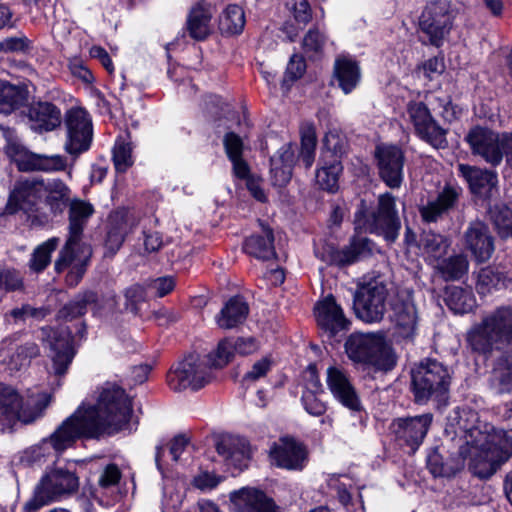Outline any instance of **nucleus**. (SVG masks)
<instances>
[{"label": "nucleus", "instance_id": "nucleus-1", "mask_svg": "<svg viewBox=\"0 0 512 512\" xmlns=\"http://www.w3.org/2000/svg\"><path fill=\"white\" fill-rule=\"evenodd\" d=\"M477 414L470 409H456L451 417L456 427L455 434L460 435L458 457L454 466L442 462L437 452L429 455L427 466L435 477H449L459 470L464 460L469 457V469L481 478L486 479L512 456V429L505 431L491 423L477 421Z\"/></svg>", "mask_w": 512, "mask_h": 512}, {"label": "nucleus", "instance_id": "nucleus-2", "mask_svg": "<svg viewBox=\"0 0 512 512\" xmlns=\"http://www.w3.org/2000/svg\"><path fill=\"white\" fill-rule=\"evenodd\" d=\"M132 412L131 399L124 389L107 382L102 386L96 404L79 406L37 449L50 445L57 453H62L78 439H99L115 434L128 424Z\"/></svg>", "mask_w": 512, "mask_h": 512}, {"label": "nucleus", "instance_id": "nucleus-3", "mask_svg": "<svg viewBox=\"0 0 512 512\" xmlns=\"http://www.w3.org/2000/svg\"><path fill=\"white\" fill-rule=\"evenodd\" d=\"M467 342L473 351L481 354L502 346L512 348V304L499 306L484 316L467 333Z\"/></svg>", "mask_w": 512, "mask_h": 512}, {"label": "nucleus", "instance_id": "nucleus-4", "mask_svg": "<svg viewBox=\"0 0 512 512\" xmlns=\"http://www.w3.org/2000/svg\"><path fill=\"white\" fill-rule=\"evenodd\" d=\"M344 348L352 362L371 365L377 370L390 371L397 363L393 348L380 333L354 332L346 339Z\"/></svg>", "mask_w": 512, "mask_h": 512}, {"label": "nucleus", "instance_id": "nucleus-5", "mask_svg": "<svg viewBox=\"0 0 512 512\" xmlns=\"http://www.w3.org/2000/svg\"><path fill=\"white\" fill-rule=\"evenodd\" d=\"M51 396L45 392L28 391L25 403L12 386L0 383V422L12 423L19 420L30 424L43 415Z\"/></svg>", "mask_w": 512, "mask_h": 512}, {"label": "nucleus", "instance_id": "nucleus-6", "mask_svg": "<svg viewBox=\"0 0 512 512\" xmlns=\"http://www.w3.org/2000/svg\"><path fill=\"white\" fill-rule=\"evenodd\" d=\"M451 383L448 368L436 359L425 358L411 370V387L417 403L435 398L442 400Z\"/></svg>", "mask_w": 512, "mask_h": 512}, {"label": "nucleus", "instance_id": "nucleus-7", "mask_svg": "<svg viewBox=\"0 0 512 512\" xmlns=\"http://www.w3.org/2000/svg\"><path fill=\"white\" fill-rule=\"evenodd\" d=\"M355 229L382 235L387 241L394 242L401 229V221L396 210V199L391 193L378 197L377 209L368 213L364 206L355 213Z\"/></svg>", "mask_w": 512, "mask_h": 512}, {"label": "nucleus", "instance_id": "nucleus-8", "mask_svg": "<svg viewBox=\"0 0 512 512\" xmlns=\"http://www.w3.org/2000/svg\"><path fill=\"white\" fill-rule=\"evenodd\" d=\"M80 486L79 477L69 467H52L46 470L34 490V496L26 504L28 510L59 501L75 494Z\"/></svg>", "mask_w": 512, "mask_h": 512}, {"label": "nucleus", "instance_id": "nucleus-9", "mask_svg": "<svg viewBox=\"0 0 512 512\" xmlns=\"http://www.w3.org/2000/svg\"><path fill=\"white\" fill-rule=\"evenodd\" d=\"M387 295V286L379 278L360 284L354 294L356 316L366 323L381 321L386 312Z\"/></svg>", "mask_w": 512, "mask_h": 512}, {"label": "nucleus", "instance_id": "nucleus-10", "mask_svg": "<svg viewBox=\"0 0 512 512\" xmlns=\"http://www.w3.org/2000/svg\"><path fill=\"white\" fill-rule=\"evenodd\" d=\"M406 112L415 134L421 140L436 149H444L448 146L447 130L434 119L424 102H408Z\"/></svg>", "mask_w": 512, "mask_h": 512}, {"label": "nucleus", "instance_id": "nucleus-11", "mask_svg": "<svg viewBox=\"0 0 512 512\" xmlns=\"http://www.w3.org/2000/svg\"><path fill=\"white\" fill-rule=\"evenodd\" d=\"M211 380V368L194 355L186 357L167 377L169 387L176 392L198 390Z\"/></svg>", "mask_w": 512, "mask_h": 512}, {"label": "nucleus", "instance_id": "nucleus-12", "mask_svg": "<svg viewBox=\"0 0 512 512\" xmlns=\"http://www.w3.org/2000/svg\"><path fill=\"white\" fill-rule=\"evenodd\" d=\"M69 207V226L68 238L64 247L61 249L57 258V268L67 264L72 256L71 249L75 247H89L82 242L83 232L88 223L89 218L94 213L92 204L80 199H74L70 202Z\"/></svg>", "mask_w": 512, "mask_h": 512}, {"label": "nucleus", "instance_id": "nucleus-13", "mask_svg": "<svg viewBox=\"0 0 512 512\" xmlns=\"http://www.w3.org/2000/svg\"><path fill=\"white\" fill-rule=\"evenodd\" d=\"M1 134L6 140V152L8 155H25L26 160L20 164L22 170H40V171H61L66 167L64 157L60 155H43L36 153L26 154L24 146L19 141L16 131L10 127H1Z\"/></svg>", "mask_w": 512, "mask_h": 512}, {"label": "nucleus", "instance_id": "nucleus-14", "mask_svg": "<svg viewBox=\"0 0 512 512\" xmlns=\"http://www.w3.org/2000/svg\"><path fill=\"white\" fill-rule=\"evenodd\" d=\"M43 189V179L27 178L16 181L9 193L4 214L14 215L20 211L30 214L38 211L43 200Z\"/></svg>", "mask_w": 512, "mask_h": 512}, {"label": "nucleus", "instance_id": "nucleus-15", "mask_svg": "<svg viewBox=\"0 0 512 512\" xmlns=\"http://www.w3.org/2000/svg\"><path fill=\"white\" fill-rule=\"evenodd\" d=\"M67 128L66 151L74 156L87 151L92 141V122L82 108L70 109L65 118Z\"/></svg>", "mask_w": 512, "mask_h": 512}, {"label": "nucleus", "instance_id": "nucleus-16", "mask_svg": "<svg viewBox=\"0 0 512 512\" xmlns=\"http://www.w3.org/2000/svg\"><path fill=\"white\" fill-rule=\"evenodd\" d=\"M380 179L391 189L399 188L403 182L405 155L396 145L380 144L374 151Z\"/></svg>", "mask_w": 512, "mask_h": 512}, {"label": "nucleus", "instance_id": "nucleus-17", "mask_svg": "<svg viewBox=\"0 0 512 512\" xmlns=\"http://www.w3.org/2000/svg\"><path fill=\"white\" fill-rule=\"evenodd\" d=\"M472 154L482 157L492 166H498L503 160L502 134L488 127L475 126L465 136Z\"/></svg>", "mask_w": 512, "mask_h": 512}, {"label": "nucleus", "instance_id": "nucleus-18", "mask_svg": "<svg viewBox=\"0 0 512 512\" xmlns=\"http://www.w3.org/2000/svg\"><path fill=\"white\" fill-rule=\"evenodd\" d=\"M453 13L443 3H430L419 18V27L435 46H440L450 33L453 25Z\"/></svg>", "mask_w": 512, "mask_h": 512}, {"label": "nucleus", "instance_id": "nucleus-19", "mask_svg": "<svg viewBox=\"0 0 512 512\" xmlns=\"http://www.w3.org/2000/svg\"><path fill=\"white\" fill-rule=\"evenodd\" d=\"M42 341L48 343L51 353L50 373L61 377L67 373V370L75 356L70 337L52 327L46 326L41 329Z\"/></svg>", "mask_w": 512, "mask_h": 512}, {"label": "nucleus", "instance_id": "nucleus-20", "mask_svg": "<svg viewBox=\"0 0 512 512\" xmlns=\"http://www.w3.org/2000/svg\"><path fill=\"white\" fill-rule=\"evenodd\" d=\"M326 383L334 399L352 412L363 409L360 397L348 372L340 366H330L326 371Z\"/></svg>", "mask_w": 512, "mask_h": 512}, {"label": "nucleus", "instance_id": "nucleus-21", "mask_svg": "<svg viewBox=\"0 0 512 512\" xmlns=\"http://www.w3.org/2000/svg\"><path fill=\"white\" fill-rule=\"evenodd\" d=\"M432 419L433 417L429 413L414 417L397 418L391 423L390 430L400 444H405L412 451H415L423 442Z\"/></svg>", "mask_w": 512, "mask_h": 512}, {"label": "nucleus", "instance_id": "nucleus-22", "mask_svg": "<svg viewBox=\"0 0 512 512\" xmlns=\"http://www.w3.org/2000/svg\"><path fill=\"white\" fill-rule=\"evenodd\" d=\"M314 311L318 327L328 338L349 330L351 322L344 315L343 309L337 304L334 296L328 295L319 301Z\"/></svg>", "mask_w": 512, "mask_h": 512}, {"label": "nucleus", "instance_id": "nucleus-23", "mask_svg": "<svg viewBox=\"0 0 512 512\" xmlns=\"http://www.w3.org/2000/svg\"><path fill=\"white\" fill-rule=\"evenodd\" d=\"M272 464L288 470H301L307 458L305 447L292 438L283 437L270 449Z\"/></svg>", "mask_w": 512, "mask_h": 512}, {"label": "nucleus", "instance_id": "nucleus-24", "mask_svg": "<svg viewBox=\"0 0 512 512\" xmlns=\"http://www.w3.org/2000/svg\"><path fill=\"white\" fill-rule=\"evenodd\" d=\"M390 318L397 337L403 340H412L415 337L418 315L412 301L395 299L392 302Z\"/></svg>", "mask_w": 512, "mask_h": 512}, {"label": "nucleus", "instance_id": "nucleus-25", "mask_svg": "<svg viewBox=\"0 0 512 512\" xmlns=\"http://www.w3.org/2000/svg\"><path fill=\"white\" fill-rule=\"evenodd\" d=\"M19 334L15 333L6 337L1 342V350H7L10 354L5 359V363L11 372H17L30 365L32 359L40 356V348L33 341L16 345Z\"/></svg>", "mask_w": 512, "mask_h": 512}, {"label": "nucleus", "instance_id": "nucleus-26", "mask_svg": "<svg viewBox=\"0 0 512 512\" xmlns=\"http://www.w3.org/2000/svg\"><path fill=\"white\" fill-rule=\"evenodd\" d=\"M461 192L460 187L445 185L435 199L420 207L419 212L423 221L436 222L450 210L456 208Z\"/></svg>", "mask_w": 512, "mask_h": 512}, {"label": "nucleus", "instance_id": "nucleus-27", "mask_svg": "<svg viewBox=\"0 0 512 512\" xmlns=\"http://www.w3.org/2000/svg\"><path fill=\"white\" fill-rule=\"evenodd\" d=\"M230 499L238 512H280L274 500L256 488H241Z\"/></svg>", "mask_w": 512, "mask_h": 512}, {"label": "nucleus", "instance_id": "nucleus-28", "mask_svg": "<svg viewBox=\"0 0 512 512\" xmlns=\"http://www.w3.org/2000/svg\"><path fill=\"white\" fill-rule=\"evenodd\" d=\"M465 241L478 262L489 260L495 250L494 238L488 226L481 221L470 223L465 232Z\"/></svg>", "mask_w": 512, "mask_h": 512}, {"label": "nucleus", "instance_id": "nucleus-29", "mask_svg": "<svg viewBox=\"0 0 512 512\" xmlns=\"http://www.w3.org/2000/svg\"><path fill=\"white\" fill-rule=\"evenodd\" d=\"M366 248L364 239H354L350 245L338 249L326 244L321 249H316L318 258L328 265L346 266L356 262Z\"/></svg>", "mask_w": 512, "mask_h": 512}, {"label": "nucleus", "instance_id": "nucleus-30", "mask_svg": "<svg viewBox=\"0 0 512 512\" xmlns=\"http://www.w3.org/2000/svg\"><path fill=\"white\" fill-rule=\"evenodd\" d=\"M212 10L205 1H199L189 11L186 20V30L196 41L205 40L212 32Z\"/></svg>", "mask_w": 512, "mask_h": 512}, {"label": "nucleus", "instance_id": "nucleus-31", "mask_svg": "<svg viewBox=\"0 0 512 512\" xmlns=\"http://www.w3.org/2000/svg\"><path fill=\"white\" fill-rule=\"evenodd\" d=\"M32 129L43 132L52 131L61 124L60 110L50 102H37L28 110Z\"/></svg>", "mask_w": 512, "mask_h": 512}, {"label": "nucleus", "instance_id": "nucleus-32", "mask_svg": "<svg viewBox=\"0 0 512 512\" xmlns=\"http://www.w3.org/2000/svg\"><path fill=\"white\" fill-rule=\"evenodd\" d=\"M458 170L475 194L486 195L496 187L498 180L497 174L494 171L466 164H460Z\"/></svg>", "mask_w": 512, "mask_h": 512}, {"label": "nucleus", "instance_id": "nucleus-33", "mask_svg": "<svg viewBox=\"0 0 512 512\" xmlns=\"http://www.w3.org/2000/svg\"><path fill=\"white\" fill-rule=\"evenodd\" d=\"M249 313V306L242 297L230 298L216 316V323L222 329H233L242 324Z\"/></svg>", "mask_w": 512, "mask_h": 512}, {"label": "nucleus", "instance_id": "nucleus-34", "mask_svg": "<svg viewBox=\"0 0 512 512\" xmlns=\"http://www.w3.org/2000/svg\"><path fill=\"white\" fill-rule=\"evenodd\" d=\"M70 194V188L62 180L44 181L43 199L53 214H61L70 205Z\"/></svg>", "mask_w": 512, "mask_h": 512}, {"label": "nucleus", "instance_id": "nucleus-35", "mask_svg": "<svg viewBox=\"0 0 512 512\" xmlns=\"http://www.w3.org/2000/svg\"><path fill=\"white\" fill-rule=\"evenodd\" d=\"M244 251L263 261L275 258L276 252L272 230L265 228L263 234H254L248 237L244 243Z\"/></svg>", "mask_w": 512, "mask_h": 512}, {"label": "nucleus", "instance_id": "nucleus-36", "mask_svg": "<svg viewBox=\"0 0 512 512\" xmlns=\"http://www.w3.org/2000/svg\"><path fill=\"white\" fill-rule=\"evenodd\" d=\"M334 77L342 91L348 94L360 82V68L357 62L350 58H337L334 64Z\"/></svg>", "mask_w": 512, "mask_h": 512}, {"label": "nucleus", "instance_id": "nucleus-37", "mask_svg": "<svg viewBox=\"0 0 512 512\" xmlns=\"http://www.w3.org/2000/svg\"><path fill=\"white\" fill-rule=\"evenodd\" d=\"M71 260L61 268H57V260L55 261V270L60 273L71 266L70 271L66 275V284L75 287L81 281L86 271L87 262L91 256L90 247H75L71 249Z\"/></svg>", "mask_w": 512, "mask_h": 512}, {"label": "nucleus", "instance_id": "nucleus-38", "mask_svg": "<svg viewBox=\"0 0 512 512\" xmlns=\"http://www.w3.org/2000/svg\"><path fill=\"white\" fill-rule=\"evenodd\" d=\"M28 98L25 87L0 81V114L9 115L24 106Z\"/></svg>", "mask_w": 512, "mask_h": 512}, {"label": "nucleus", "instance_id": "nucleus-39", "mask_svg": "<svg viewBox=\"0 0 512 512\" xmlns=\"http://www.w3.org/2000/svg\"><path fill=\"white\" fill-rule=\"evenodd\" d=\"M491 385L502 394L512 391V356H502L496 360L492 374Z\"/></svg>", "mask_w": 512, "mask_h": 512}, {"label": "nucleus", "instance_id": "nucleus-40", "mask_svg": "<svg viewBox=\"0 0 512 512\" xmlns=\"http://www.w3.org/2000/svg\"><path fill=\"white\" fill-rule=\"evenodd\" d=\"M339 159L321 158V166L316 172V181L323 190L334 192L338 188L339 175L342 172Z\"/></svg>", "mask_w": 512, "mask_h": 512}, {"label": "nucleus", "instance_id": "nucleus-41", "mask_svg": "<svg viewBox=\"0 0 512 512\" xmlns=\"http://www.w3.org/2000/svg\"><path fill=\"white\" fill-rule=\"evenodd\" d=\"M436 268L445 281H456L467 274L469 262L465 255L457 254L442 259Z\"/></svg>", "mask_w": 512, "mask_h": 512}, {"label": "nucleus", "instance_id": "nucleus-42", "mask_svg": "<svg viewBox=\"0 0 512 512\" xmlns=\"http://www.w3.org/2000/svg\"><path fill=\"white\" fill-rule=\"evenodd\" d=\"M488 214L499 237L512 239V209L502 203L495 204L490 207Z\"/></svg>", "mask_w": 512, "mask_h": 512}, {"label": "nucleus", "instance_id": "nucleus-43", "mask_svg": "<svg viewBox=\"0 0 512 512\" xmlns=\"http://www.w3.org/2000/svg\"><path fill=\"white\" fill-rule=\"evenodd\" d=\"M447 306L456 314H465L472 311L475 298L472 292L458 286H452L446 291Z\"/></svg>", "mask_w": 512, "mask_h": 512}, {"label": "nucleus", "instance_id": "nucleus-44", "mask_svg": "<svg viewBox=\"0 0 512 512\" xmlns=\"http://www.w3.org/2000/svg\"><path fill=\"white\" fill-rule=\"evenodd\" d=\"M97 302V294L93 291H85L79 293L65 304L59 311L61 318L72 320L84 315L87 312V307Z\"/></svg>", "mask_w": 512, "mask_h": 512}, {"label": "nucleus", "instance_id": "nucleus-45", "mask_svg": "<svg viewBox=\"0 0 512 512\" xmlns=\"http://www.w3.org/2000/svg\"><path fill=\"white\" fill-rule=\"evenodd\" d=\"M510 282L506 275L493 267L481 269L477 276L476 290L479 294L486 295L493 289L506 287Z\"/></svg>", "mask_w": 512, "mask_h": 512}, {"label": "nucleus", "instance_id": "nucleus-46", "mask_svg": "<svg viewBox=\"0 0 512 512\" xmlns=\"http://www.w3.org/2000/svg\"><path fill=\"white\" fill-rule=\"evenodd\" d=\"M245 23V13L242 7L231 4L223 12L220 19V29L228 35H237L243 31Z\"/></svg>", "mask_w": 512, "mask_h": 512}, {"label": "nucleus", "instance_id": "nucleus-47", "mask_svg": "<svg viewBox=\"0 0 512 512\" xmlns=\"http://www.w3.org/2000/svg\"><path fill=\"white\" fill-rule=\"evenodd\" d=\"M49 313V310L45 307H33L30 304H22L19 307H15L4 315V320L8 324H18L26 321L27 318H33L36 320L44 319Z\"/></svg>", "mask_w": 512, "mask_h": 512}, {"label": "nucleus", "instance_id": "nucleus-48", "mask_svg": "<svg viewBox=\"0 0 512 512\" xmlns=\"http://www.w3.org/2000/svg\"><path fill=\"white\" fill-rule=\"evenodd\" d=\"M58 244L59 239L54 237L39 245L30 259V268L35 272L43 271L50 263L51 254L56 250Z\"/></svg>", "mask_w": 512, "mask_h": 512}, {"label": "nucleus", "instance_id": "nucleus-49", "mask_svg": "<svg viewBox=\"0 0 512 512\" xmlns=\"http://www.w3.org/2000/svg\"><path fill=\"white\" fill-rule=\"evenodd\" d=\"M125 309L133 314H138L140 307L147 301L146 289L140 284H133L125 289Z\"/></svg>", "mask_w": 512, "mask_h": 512}, {"label": "nucleus", "instance_id": "nucleus-50", "mask_svg": "<svg viewBox=\"0 0 512 512\" xmlns=\"http://www.w3.org/2000/svg\"><path fill=\"white\" fill-rule=\"evenodd\" d=\"M113 161L118 172H125L133 164L132 147L124 141L116 142L113 149Z\"/></svg>", "mask_w": 512, "mask_h": 512}, {"label": "nucleus", "instance_id": "nucleus-51", "mask_svg": "<svg viewBox=\"0 0 512 512\" xmlns=\"http://www.w3.org/2000/svg\"><path fill=\"white\" fill-rule=\"evenodd\" d=\"M110 228L116 231H122L126 228V235L130 233L133 228L138 224V221L134 214L127 209H119L114 211L110 217Z\"/></svg>", "mask_w": 512, "mask_h": 512}, {"label": "nucleus", "instance_id": "nucleus-52", "mask_svg": "<svg viewBox=\"0 0 512 512\" xmlns=\"http://www.w3.org/2000/svg\"><path fill=\"white\" fill-rule=\"evenodd\" d=\"M421 243L427 252L439 255L445 253L450 246V242L445 236L433 231L424 232Z\"/></svg>", "mask_w": 512, "mask_h": 512}, {"label": "nucleus", "instance_id": "nucleus-53", "mask_svg": "<svg viewBox=\"0 0 512 512\" xmlns=\"http://www.w3.org/2000/svg\"><path fill=\"white\" fill-rule=\"evenodd\" d=\"M323 142L326 152L323 153L322 158L338 159L345 152V141L335 131H329L325 135Z\"/></svg>", "mask_w": 512, "mask_h": 512}, {"label": "nucleus", "instance_id": "nucleus-54", "mask_svg": "<svg viewBox=\"0 0 512 512\" xmlns=\"http://www.w3.org/2000/svg\"><path fill=\"white\" fill-rule=\"evenodd\" d=\"M324 43V36L318 30L310 29L304 36L302 47L304 53L313 58L322 52Z\"/></svg>", "mask_w": 512, "mask_h": 512}, {"label": "nucleus", "instance_id": "nucleus-55", "mask_svg": "<svg viewBox=\"0 0 512 512\" xmlns=\"http://www.w3.org/2000/svg\"><path fill=\"white\" fill-rule=\"evenodd\" d=\"M24 287L23 277L15 269L5 268L0 270V288L7 291L22 290Z\"/></svg>", "mask_w": 512, "mask_h": 512}, {"label": "nucleus", "instance_id": "nucleus-56", "mask_svg": "<svg viewBox=\"0 0 512 512\" xmlns=\"http://www.w3.org/2000/svg\"><path fill=\"white\" fill-rule=\"evenodd\" d=\"M233 341L224 339L219 344L214 354L210 355L211 365L222 368L227 365L233 356Z\"/></svg>", "mask_w": 512, "mask_h": 512}, {"label": "nucleus", "instance_id": "nucleus-57", "mask_svg": "<svg viewBox=\"0 0 512 512\" xmlns=\"http://www.w3.org/2000/svg\"><path fill=\"white\" fill-rule=\"evenodd\" d=\"M285 6L298 23L305 25L311 20V9L307 0H285Z\"/></svg>", "mask_w": 512, "mask_h": 512}, {"label": "nucleus", "instance_id": "nucleus-58", "mask_svg": "<svg viewBox=\"0 0 512 512\" xmlns=\"http://www.w3.org/2000/svg\"><path fill=\"white\" fill-rule=\"evenodd\" d=\"M321 392H303L301 401L304 409L312 416H322L326 410V403L318 398Z\"/></svg>", "mask_w": 512, "mask_h": 512}, {"label": "nucleus", "instance_id": "nucleus-59", "mask_svg": "<svg viewBox=\"0 0 512 512\" xmlns=\"http://www.w3.org/2000/svg\"><path fill=\"white\" fill-rule=\"evenodd\" d=\"M272 360L270 357H264L259 361L255 362L251 369L244 375V382H255L260 378L266 376V374L271 370Z\"/></svg>", "mask_w": 512, "mask_h": 512}, {"label": "nucleus", "instance_id": "nucleus-60", "mask_svg": "<svg viewBox=\"0 0 512 512\" xmlns=\"http://www.w3.org/2000/svg\"><path fill=\"white\" fill-rule=\"evenodd\" d=\"M303 392H323L315 364H310L303 372Z\"/></svg>", "mask_w": 512, "mask_h": 512}, {"label": "nucleus", "instance_id": "nucleus-61", "mask_svg": "<svg viewBox=\"0 0 512 512\" xmlns=\"http://www.w3.org/2000/svg\"><path fill=\"white\" fill-rule=\"evenodd\" d=\"M31 47V41L24 35L8 37L0 42L3 52H25Z\"/></svg>", "mask_w": 512, "mask_h": 512}, {"label": "nucleus", "instance_id": "nucleus-62", "mask_svg": "<svg viewBox=\"0 0 512 512\" xmlns=\"http://www.w3.org/2000/svg\"><path fill=\"white\" fill-rule=\"evenodd\" d=\"M175 287V280L172 276H164L152 279L147 283V288L155 293L157 297H164Z\"/></svg>", "mask_w": 512, "mask_h": 512}, {"label": "nucleus", "instance_id": "nucleus-63", "mask_svg": "<svg viewBox=\"0 0 512 512\" xmlns=\"http://www.w3.org/2000/svg\"><path fill=\"white\" fill-rule=\"evenodd\" d=\"M225 152L229 159L240 157L243 154V141L239 135L234 132H228L223 139Z\"/></svg>", "mask_w": 512, "mask_h": 512}, {"label": "nucleus", "instance_id": "nucleus-64", "mask_svg": "<svg viewBox=\"0 0 512 512\" xmlns=\"http://www.w3.org/2000/svg\"><path fill=\"white\" fill-rule=\"evenodd\" d=\"M121 479V471L115 464L107 465L98 479V484L102 488H110L119 483Z\"/></svg>", "mask_w": 512, "mask_h": 512}]
</instances>
